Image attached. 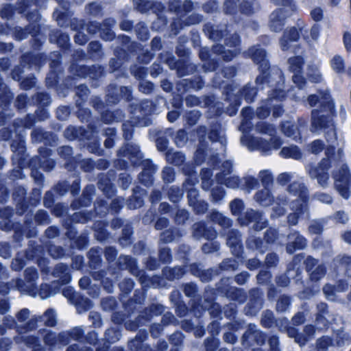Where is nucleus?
<instances>
[{
	"label": "nucleus",
	"instance_id": "69168bd1",
	"mask_svg": "<svg viewBox=\"0 0 351 351\" xmlns=\"http://www.w3.org/2000/svg\"><path fill=\"white\" fill-rule=\"evenodd\" d=\"M82 330L81 328H75L73 330V338L75 339H79L81 336L82 335Z\"/></svg>",
	"mask_w": 351,
	"mask_h": 351
},
{
	"label": "nucleus",
	"instance_id": "6e6552de",
	"mask_svg": "<svg viewBox=\"0 0 351 351\" xmlns=\"http://www.w3.org/2000/svg\"><path fill=\"white\" fill-rule=\"evenodd\" d=\"M222 168V172L216 176L217 182L229 188H237L240 182L239 178L235 176H228L232 172V163L230 161H226L223 163Z\"/></svg>",
	"mask_w": 351,
	"mask_h": 351
},
{
	"label": "nucleus",
	"instance_id": "a18cd8bd",
	"mask_svg": "<svg viewBox=\"0 0 351 351\" xmlns=\"http://www.w3.org/2000/svg\"><path fill=\"white\" fill-rule=\"evenodd\" d=\"M252 113V110L250 108H245L242 110V114L243 116L244 119L243 120L241 123V128L242 130H244L245 128V125L247 124V117Z\"/></svg>",
	"mask_w": 351,
	"mask_h": 351
},
{
	"label": "nucleus",
	"instance_id": "393cba45",
	"mask_svg": "<svg viewBox=\"0 0 351 351\" xmlns=\"http://www.w3.org/2000/svg\"><path fill=\"white\" fill-rule=\"evenodd\" d=\"M256 130L261 133L267 134L272 136L275 132L274 128L271 125L265 123H260L256 125Z\"/></svg>",
	"mask_w": 351,
	"mask_h": 351
},
{
	"label": "nucleus",
	"instance_id": "bf43d9fd",
	"mask_svg": "<svg viewBox=\"0 0 351 351\" xmlns=\"http://www.w3.org/2000/svg\"><path fill=\"white\" fill-rule=\"evenodd\" d=\"M295 341L300 344V346H303L305 344V343L308 341V338L303 337L301 335H298L295 337Z\"/></svg>",
	"mask_w": 351,
	"mask_h": 351
},
{
	"label": "nucleus",
	"instance_id": "5fc2aeb1",
	"mask_svg": "<svg viewBox=\"0 0 351 351\" xmlns=\"http://www.w3.org/2000/svg\"><path fill=\"white\" fill-rule=\"evenodd\" d=\"M317 264V260L312 257H308L306 260V268L308 271H311L313 267Z\"/></svg>",
	"mask_w": 351,
	"mask_h": 351
},
{
	"label": "nucleus",
	"instance_id": "5701e85b",
	"mask_svg": "<svg viewBox=\"0 0 351 351\" xmlns=\"http://www.w3.org/2000/svg\"><path fill=\"white\" fill-rule=\"evenodd\" d=\"M43 321L48 326H53L56 323V315L53 311L47 310L43 315Z\"/></svg>",
	"mask_w": 351,
	"mask_h": 351
},
{
	"label": "nucleus",
	"instance_id": "72a5a7b5",
	"mask_svg": "<svg viewBox=\"0 0 351 351\" xmlns=\"http://www.w3.org/2000/svg\"><path fill=\"white\" fill-rule=\"evenodd\" d=\"M139 180L142 183H143L146 186H148L150 184H152V180L149 171L147 169L144 170L139 175Z\"/></svg>",
	"mask_w": 351,
	"mask_h": 351
},
{
	"label": "nucleus",
	"instance_id": "09e8293b",
	"mask_svg": "<svg viewBox=\"0 0 351 351\" xmlns=\"http://www.w3.org/2000/svg\"><path fill=\"white\" fill-rule=\"evenodd\" d=\"M335 219L338 222L345 223L348 220V218L344 212L339 211L335 215Z\"/></svg>",
	"mask_w": 351,
	"mask_h": 351
},
{
	"label": "nucleus",
	"instance_id": "6ab92c4d",
	"mask_svg": "<svg viewBox=\"0 0 351 351\" xmlns=\"http://www.w3.org/2000/svg\"><path fill=\"white\" fill-rule=\"evenodd\" d=\"M286 199L282 197H279L274 203L273 213L271 214L272 218L278 217L285 214V210L281 206V204H285Z\"/></svg>",
	"mask_w": 351,
	"mask_h": 351
},
{
	"label": "nucleus",
	"instance_id": "de8ad7c7",
	"mask_svg": "<svg viewBox=\"0 0 351 351\" xmlns=\"http://www.w3.org/2000/svg\"><path fill=\"white\" fill-rule=\"evenodd\" d=\"M69 115V111L67 108L61 107L59 108L57 110V116L60 119H64Z\"/></svg>",
	"mask_w": 351,
	"mask_h": 351
},
{
	"label": "nucleus",
	"instance_id": "c9c22d12",
	"mask_svg": "<svg viewBox=\"0 0 351 351\" xmlns=\"http://www.w3.org/2000/svg\"><path fill=\"white\" fill-rule=\"evenodd\" d=\"M289 305V300L288 298H282L278 301L276 308L278 311L283 312L287 310Z\"/></svg>",
	"mask_w": 351,
	"mask_h": 351
},
{
	"label": "nucleus",
	"instance_id": "f03ea898",
	"mask_svg": "<svg viewBox=\"0 0 351 351\" xmlns=\"http://www.w3.org/2000/svg\"><path fill=\"white\" fill-rule=\"evenodd\" d=\"M307 101L310 106H315L318 101L326 109L324 111L318 110L312 111V132L318 133L322 130L325 131L327 141L333 143L336 140V132L332 120L334 104L330 95L326 93H319V96L311 95Z\"/></svg>",
	"mask_w": 351,
	"mask_h": 351
},
{
	"label": "nucleus",
	"instance_id": "2eb2a0df",
	"mask_svg": "<svg viewBox=\"0 0 351 351\" xmlns=\"http://www.w3.org/2000/svg\"><path fill=\"white\" fill-rule=\"evenodd\" d=\"M255 200L261 206H269L273 202V197L270 194L269 189L264 187L263 189L258 191L254 197Z\"/></svg>",
	"mask_w": 351,
	"mask_h": 351
},
{
	"label": "nucleus",
	"instance_id": "b1692460",
	"mask_svg": "<svg viewBox=\"0 0 351 351\" xmlns=\"http://www.w3.org/2000/svg\"><path fill=\"white\" fill-rule=\"evenodd\" d=\"M259 177L265 187L269 188V185L272 184L273 178L271 173L269 171H261L259 173Z\"/></svg>",
	"mask_w": 351,
	"mask_h": 351
},
{
	"label": "nucleus",
	"instance_id": "052dcab7",
	"mask_svg": "<svg viewBox=\"0 0 351 351\" xmlns=\"http://www.w3.org/2000/svg\"><path fill=\"white\" fill-rule=\"evenodd\" d=\"M178 112L177 111L169 112L167 114V119L170 122H173L178 117Z\"/></svg>",
	"mask_w": 351,
	"mask_h": 351
},
{
	"label": "nucleus",
	"instance_id": "79ce46f5",
	"mask_svg": "<svg viewBox=\"0 0 351 351\" xmlns=\"http://www.w3.org/2000/svg\"><path fill=\"white\" fill-rule=\"evenodd\" d=\"M320 28L319 25H313L310 30V36L314 41L318 40L319 37Z\"/></svg>",
	"mask_w": 351,
	"mask_h": 351
},
{
	"label": "nucleus",
	"instance_id": "9d476101",
	"mask_svg": "<svg viewBox=\"0 0 351 351\" xmlns=\"http://www.w3.org/2000/svg\"><path fill=\"white\" fill-rule=\"evenodd\" d=\"M256 82L258 85L270 84L269 86H280L283 84L284 78L281 71L279 69H275L269 75H265V73H263L258 76Z\"/></svg>",
	"mask_w": 351,
	"mask_h": 351
},
{
	"label": "nucleus",
	"instance_id": "4be33fe9",
	"mask_svg": "<svg viewBox=\"0 0 351 351\" xmlns=\"http://www.w3.org/2000/svg\"><path fill=\"white\" fill-rule=\"evenodd\" d=\"M331 66L337 73L344 70V61L340 56H335L330 61Z\"/></svg>",
	"mask_w": 351,
	"mask_h": 351
},
{
	"label": "nucleus",
	"instance_id": "49530a36",
	"mask_svg": "<svg viewBox=\"0 0 351 351\" xmlns=\"http://www.w3.org/2000/svg\"><path fill=\"white\" fill-rule=\"evenodd\" d=\"M152 88L153 84L147 82H142L140 85V90L146 94L149 93Z\"/></svg>",
	"mask_w": 351,
	"mask_h": 351
},
{
	"label": "nucleus",
	"instance_id": "20e7f679",
	"mask_svg": "<svg viewBox=\"0 0 351 351\" xmlns=\"http://www.w3.org/2000/svg\"><path fill=\"white\" fill-rule=\"evenodd\" d=\"M278 5H282L283 8L274 11L270 15L269 27L272 31H280L285 25L286 16L290 15L293 10V0H274Z\"/></svg>",
	"mask_w": 351,
	"mask_h": 351
},
{
	"label": "nucleus",
	"instance_id": "8fccbe9b",
	"mask_svg": "<svg viewBox=\"0 0 351 351\" xmlns=\"http://www.w3.org/2000/svg\"><path fill=\"white\" fill-rule=\"evenodd\" d=\"M343 43L348 51L351 50V34L346 32L343 35Z\"/></svg>",
	"mask_w": 351,
	"mask_h": 351
},
{
	"label": "nucleus",
	"instance_id": "cd10ccee",
	"mask_svg": "<svg viewBox=\"0 0 351 351\" xmlns=\"http://www.w3.org/2000/svg\"><path fill=\"white\" fill-rule=\"evenodd\" d=\"M208 138L213 142L219 141L221 145H225L226 143V139L223 134L215 130L210 132Z\"/></svg>",
	"mask_w": 351,
	"mask_h": 351
},
{
	"label": "nucleus",
	"instance_id": "423d86ee",
	"mask_svg": "<svg viewBox=\"0 0 351 351\" xmlns=\"http://www.w3.org/2000/svg\"><path fill=\"white\" fill-rule=\"evenodd\" d=\"M38 278V274L36 269L27 268L25 271V278L27 281V284L25 287L21 286L20 289L21 291L26 292L27 294L36 297L39 295L42 299H46L51 295L47 293L48 286L44 285L41 287L40 291L38 292L35 287V282Z\"/></svg>",
	"mask_w": 351,
	"mask_h": 351
},
{
	"label": "nucleus",
	"instance_id": "ea45409f",
	"mask_svg": "<svg viewBox=\"0 0 351 351\" xmlns=\"http://www.w3.org/2000/svg\"><path fill=\"white\" fill-rule=\"evenodd\" d=\"M315 198L322 203L330 204L332 202V197L328 194L323 193H317L315 195Z\"/></svg>",
	"mask_w": 351,
	"mask_h": 351
},
{
	"label": "nucleus",
	"instance_id": "7ed1b4c3",
	"mask_svg": "<svg viewBox=\"0 0 351 351\" xmlns=\"http://www.w3.org/2000/svg\"><path fill=\"white\" fill-rule=\"evenodd\" d=\"M289 199L291 201V209L294 213L288 216V222L291 225H295L300 217H308L306 206L307 191L305 186L300 182L292 183L288 190Z\"/></svg>",
	"mask_w": 351,
	"mask_h": 351
},
{
	"label": "nucleus",
	"instance_id": "6e6d98bb",
	"mask_svg": "<svg viewBox=\"0 0 351 351\" xmlns=\"http://www.w3.org/2000/svg\"><path fill=\"white\" fill-rule=\"evenodd\" d=\"M278 258L275 254H269L266 257V263L269 266H273L277 262Z\"/></svg>",
	"mask_w": 351,
	"mask_h": 351
},
{
	"label": "nucleus",
	"instance_id": "7c9ffc66",
	"mask_svg": "<svg viewBox=\"0 0 351 351\" xmlns=\"http://www.w3.org/2000/svg\"><path fill=\"white\" fill-rule=\"evenodd\" d=\"M325 268L322 265L318 266L315 270L312 271L311 278L313 280H318L322 278L325 274Z\"/></svg>",
	"mask_w": 351,
	"mask_h": 351
},
{
	"label": "nucleus",
	"instance_id": "864d4df0",
	"mask_svg": "<svg viewBox=\"0 0 351 351\" xmlns=\"http://www.w3.org/2000/svg\"><path fill=\"white\" fill-rule=\"evenodd\" d=\"M248 278V274L247 273H241L237 275L235 278L236 281L239 284H244Z\"/></svg>",
	"mask_w": 351,
	"mask_h": 351
},
{
	"label": "nucleus",
	"instance_id": "37998d69",
	"mask_svg": "<svg viewBox=\"0 0 351 351\" xmlns=\"http://www.w3.org/2000/svg\"><path fill=\"white\" fill-rule=\"evenodd\" d=\"M309 231L313 234H319L322 231V226L319 222L315 221L309 226Z\"/></svg>",
	"mask_w": 351,
	"mask_h": 351
},
{
	"label": "nucleus",
	"instance_id": "e433bc0d",
	"mask_svg": "<svg viewBox=\"0 0 351 351\" xmlns=\"http://www.w3.org/2000/svg\"><path fill=\"white\" fill-rule=\"evenodd\" d=\"M311 16L314 21H320L323 19V10L319 7H316L311 10Z\"/></svg>",
	"mask_w": 351,
	"mask_h": 351
},
{
	"label": "nucleus",
	"instance_id": "9b49d317",
	"mask_svg": "<svg viewBox=\"0 0 351 351\" xmlns=\"http://www.w3.org/2000/svg\"><path fill=\"white\" fill-rule=\"evenodd\" d=\"M299 32L296 28L292 27L287 29L280 41L282 49L283 51L289 49L291 46V43L295 42L299 38Z\"/></svg>",
	"mask_w": 351,
	"mask_h": 351
},
{
	"label": "nucleus",
	"instance_id": "bb28decb",
	"mask_svg": "<svg viewBox=\"0 0 351 351\" xmlns=\"http://www.w3.org/2000/svg\"><path fill=\"white\" fill-rule=\"evenodd\" d=\"M230 207L233 215H238L243 208V203L241 199H234L230 203Z\"/></svg>",
	"mask_w": 351,
	"mask_h": 351
},
{
	"label": "nucleus",
	"instance_id": "dca6fc26",
	"mask_svg": "<svg viewBox=\"0 0 351 351\" xmlns=\"http://www.w3.org/2000/svg\"><path fill=\"white\" fill-rule=\"evenodd\" d=\"M249 53L256 64H261V66H263L264 68L267 66V62L265 60L266 54L263 49L252 47L249 50Z\"/></svg>",
	"mask_w": 351,
	"mask_h": 351
},
{
	"label": "nucleus",
	"instance_id": "a19ab883",
	"mask_svg": "<svg viewBox=\"0 0 351 351\" xmlns=\"http://www.w3.org/2000/svg\"><path fill=\"white\" fill-rule=\"evenodd\" d=\"M308 77L313 82H319L322 80V75L317 68H315L314 70H313L312 73H309Z\"/></svg>",
	"mask_w": 351,
	"mask_h": 351
},
{
	"label": "nucleus",
	"instance_id": "412c9836",
	"mask_svg": "<svg viewBox=\"0 0 351 351\" xmlns=\"http://www.w3.org/2000/svg\"><path fill=\"white\" fill-rule=\"evenodd\" d=\"M345 289L343 287H340V286H337L336 287H334L331 285H326L324 289V293L326 295V298L328 300H335V294L336 292H340L343 291Z\"/></svg>",
	"mask_w": 351,
	"mask_h": 351
},
{
	"label": "nucleus",
	"instance_id": "603ef678",
	"mask_svg": "<svg viewBox=\"0 0 351 351\" xmlns=\"http://www.w3.org/2000/svg\"><path fill=\"white\" fill-rule=\"evenodd\" d=\"M216 217L218 218L219 223L221 226H230V223H230V220L228 218L223 217L221 215V214H217Z\"/></svg>",
	"mask_w": 351,
	"mask_h": 351
},
{
	"label": "nucleus",
	"instance_id": "2f4dec72",
	"mask_svg": "<svg viewBox=\"0 0 351 351\" xmlns=\"http://www.w3.org/2000/svg\"><path fill=\"white\" fill-rule=\"evenodd\" d=\"M212 173L210 170H205L202 172V187L204 189L207 190L210 186L209 181Z\"/></svg>",
	"mask_w": 351,
	"mask_h": 351
},
{
	"label": "nucleus",
	"instance_id": "3c124183",
	"mask_svg": "<svg viewBox=\"0 0 351 351\" xmlns=\"http://www.w3.org/2000/svg\"><path fill=\"white\" fill-rule=\"evenodd\" d=\"M269 345L271 346V351H280L277 346L278 344V338L272 337L269 340Z\"/></svg>",
	"mask_w": 351,
	"mask_h": 351
},
{
	"label": "nucleus",
	"instance_id": "1a4fd4ad",
	"mask_svg": "<svg viewBox=\"0 0 351 351\" xmlns=\"http://www.w3.org/2000/svg\"><path fill=\"white\" fill-rule=\"evenodd\" d=\"M288 62L289 70L293 73V83L295 84L300 89H302L306 84L304 77L300 75L301 69L304 64L302 58L300 56L290 58Z\"/></svg>",
	"mask_w": 351,
	"mask_h": 351
},
{
	"label": "nucleus",
	"instance_id": "f3484780",
	"mask_svg": "<svg viewBox=\"0 0 351 351\" xmlns=\"http://www.w3.org/2000/svg\"><path fill=\"white\" fill-rule=\"evenodd\" d=\"M282 132L285 135L288 137H291L294 140L300 138V132L298 128L289 121L283 123L282 125Z\"/></svg>",
	"mask_w": 351,
	"mask_h": 351
},
{
	"label": "nucleus",
	"instance_id": "f704fd0d",
	"mask_svg": "<svg viewBox=\"0 0 351 351\" xmlns=\"http://www.w3.org/2000/svg\"><path fill=\"white\" fill-rule=\"evenodd\" d=\"M163 180L171 182L174 179V171L171 167H165L162 171Z\"/></svg>",
	"mask_w": 351,
	"mask_h": 351
},
{
	"label": "nucleus",
	"instance_id": "c756f323",
	"mask_svg": "<svg viewBox=\"0 0 351 351\" xmlns=\"http://www.w3.org/2000/svg\"><path fill=\"white\" fill-rule=\"evenodd\" d=\"M324 149V143L320 140H315L313 141L309 145V149L312 153L317 154L322 152Z\"/></svg>",
	"mask_w": 351,
	"mask_h": 351
},
{
	"label": "nucleus",
	"instance_id": "e2e57ef3",
	"mask_svg": "<svg viewBox=\"0 0 351 351\" xmlns=\"http://www.w3.org/2000/svg\"><path fill=\"white\" fill-rule=\"evenodd\" d=\"M9 308V305L8 302L5 300H2L0 302V313H5Z\"/></svg>",
	"mask_w": 351,
	"mask_h": 351
},
{
	"label": "nucleus",
	"instance_id": "a878e982",
	"mask_svg": "<svg viewBox=\"0 0 351 351\" xmlns=\"http://www.w3.org/2000/svg\"><path fill=\"white\" fill-rule=\"evenodd\" d=\"M256 93V92L254 88L245 86L241 94L247 102H252L254 100Z\"/></svg>",
	"mask_w": 351,
	"mask_h": 351
},
{
	"label": "nucleus",
	"instance_id": "4d7b16f0",
	"mask_svg": "<svg viewBox=\"0 0 351 351\" xmlns=\"http://www.w3.org/2000/svg\"><path fill=\"white\" fill-rule=\"evenodd\" d=\"M304 321L303 313H299L293 317V322L295 324H302Z\"/></svg>",
	"mask_w": 351,
	"mask_h": 351
},
{
	"label": "nucleus",
	"instance_id": "58836bf2",
	"mask_svg": "<svg viewBox=\"0 0 351 351\" xmlns=\"http://www.w3.org/2000/svg\"><path fill=\"white\" fill-rule=\"evenodd\" d=\"M293 178V174L291 173H282L278 177V182L281 184H285Z\"/></svg>",
	"mask_w": 351,
	"mask_h": 351
},
{
	"label": "nucleus",
	"instance_id": "aec40b11",
	"mask_svg": "<svg viewBox=\"0 0 351 351\" xmlns=\"http://www.w3.org/2000/svg\"><path fill=\"white\" fill-rule=\"evenodd\" d=\"M167 159L175 165H180L184 160V156L181 152H169Z\"/></svg>",
	"mask_w": 351,
	"mask_h": 351
},
{
	"label": "nucleus",
	"instance_id": "0eeeda50",
	"mask_svg": "<svg viewBox=\"0 0 351 351\" xmlns=\"http://www.w3.org/2000/svg\"><path fill=\"white\" fill-rule=\"evenodd\" d=\"M282 143V141L276 137L271 138L270 142L258 137H252L249 141L248 146L252 149H259L268 154L271 150L278 149Z\"/></svg>",
	"mask_w": 351,
	"mask_h": 351
},
{
	"label": "nucleus",
	"instance_id": "4468645a",
	"mask_svg": "<svg viewBox=\"0 0 351 351\" xmlns=\"http://www.w3.org/2000/svg\"><path fill=\"white\" fill-rule=\"evenodd\" d=\"M248 222H254V228L256 230L263 229L267 225V221L263 218L261 213L251 210L247 213Z\"/></svg>",
	"mask_w": 351,
	"mask_h": 351
},
{
	"label": "nucleus",
	"instance_id": "774afa93",
	"mask_svg": "<svg viewBox=\"0 0 351 351\" xmlns=\"http://www.w3.org/2000/svg\"><path fill=\"white\" fill-rule=\"evenodd\" d=\"M342 237L346 242L351 243V232H345Z\"/></svg>",
	"mask_w": 351,
	"mask_h": 351
},
{
	"label": "nucleus",
	"instance_id": "0e129e2a",
	"mask_svg": "<svg viewBox=\"0 0 351 351\" xmlns=\"http://www.w3.org/2000/svg\"><path fill=\"white\" fill-rule=\"evenodd\" d=\"M90 280L88 278H82L79 281V285L82 289H86L89 285Z\"/></svg>",
	"mask_w": 351,
	"mask_h": 351
},
{
	"label": "nucleus",
	"instance_id": "f257e3e1",
	"mask_svg": "<svg viewBox=\"0 0 351 351\" xmlns=\"http://www.w3.org/2000/svg\"><path fill=\"white\" fill-rule=\"evenodd\" d=\"M333 152V147L327 148L326 152L328 158L323 159L319 165L316 167L307 166L306 171L311 178H315L318 184L326 188L330 184V178L328 174V170L331 163H335L336 170L333 172L334 185L336 190L340 195L345 199H348L350 195L351 189V177L347 166L341 162H336L331 152Z\"/></svg>",
	"mask_w": 351,
	"mask_h": 351
},
{
	"label": "nucleus",
	"instance_id": "f8f14e48",
	"mask_svg": "<svg viewBox=\"0 0 351 351\" xmlns=\"http://www.w3.org/2000/svg\"><path fill=\"white\" fill-rule=\"evenodd\" d=\"M289 244L287 246V251L292 254L295 250H300L306 245V240L297 232L289 236Z\"/></svg>",
	"mask_w": 351,
	"mask_h": 351
},
{
	"label": "nucleus",
	"instance_id": "13d9d810",
	"mask_svg": "<svg viewBox=\"0 0 351 351\" xmlns=\"http://www.w3.org/2000/svg\"><path fill=\"white\" fill-rule=\"evenodd\" d=\"M246 184L248 186L249 188H250L251 189H253L255 186L257 185L258 184V181L256 179L254 178H247L246 179Z\"/></svg>",
	"mask_w": 351,
	"mask_h": 351
},
{
	"label": "nucleus",
	"instance_id": "39448f33",
	"mask_svg": "<svg viewBox=\"0 0 351 351\" xmlns=\"http://www.w3.org/2000/svg\"><path fill=\"white\" fill-rule=\"evenodd\" d=\"M285 92L280 88L272 89L271 93H269V97L265 104L261 106L257 110V115L260 118H265L269 115V111L268 110L269 106L273 107V116L278 117L282 115L283 110L281 107L277 104L285 98Z\"/></svg>",
	"mask_w": 351,
	"mask_h": 351
},
{
	"label": "nucleus",
	"instance_id": "a211bd4d",
	"mask_svg": "<svg viewBox=\"0 0 351 351\" xmlns=\"http://www.w3.org/2000/svg\"><path fill=\"white\" fill-rule=\"evenodd\" d=\"M280 155L285 158H291L296 160L302 156L301 152L295 146L283 147L280 152Z\"/></svg>",
	"mask_w": 351,
	"mask_h": 351
},
{
	"label": "nucleus",
	"instance_id": "338daca9",
	"mask_svg": "<svg viewBox=\"0 0 351 351\" xmlns=\"http://www.w3.org/2000/svg\"><path fill=\"white\" fill-rule=\"evenodd\" d=\"M123 132L124 136L126 139H130L132 138V130L127 128V125L125 124L123 125Z\"/></svg>",
	"mask_w": 351,
	"mask_h": 351
},
{
	"label": "nucleus",
	"instance_id": "473e14b6",
	"mask_svg": "<svg viewBox=\"0 0 351 351\" xmlns=\"http://www.w3.org/2000/svg\"><path fill=\"white\" fill-rule=\"evenodd\" d=\"M187 140V136H186V132L184 131V130H179L178 132H177V134L175 137V142L176 143L181 147V146H183L184 145V143H186Z\"/></svg>",
	"mask_w": 351,
	"mask_h": 351
},
{
	"label": "nucleus",
	"instance_id": "ddd939ff",
	"mask_svg": "<svg viewBox=\"0 0 351 351\" xmlns=\"http://www.w3.org/2000/svg\"><path fill=\"white\" fill-rule=\"evenodd\" d=\"M197 195V191L196 190L189 189L188 194L189 204L197 213H204L207 210V204L204 202L195 199Z\"/></svg>",
	"mask_w": 351,
	"mask_h": 351
},
{
	"label": "nucleus",
	"instance_id": "c03bdc74",
	"mask_svg": "<svg viewBox=\"0 0 351 351\" xmlns=\"http://www.w3.org/2000/svg\"><path fill=\"white\" fill-rule=\"evenodd\" d=\"M29 311L27 308L21 310L17 314V319L20 322H23L29 317Z\"/></svg>",
	"mask_w": 351,
	"mask_h": 351
},
{
	"label": "nucleus",
	"instance_id": "680f3d73",
	"mask_svg": "<svg viewBox=\"0 0 351 351\" xmlns=\"http://www.w3.org/2000/svg\"><path fill=\"white\" fill-rule=\"evenodd\" d=\"M167 224V221L166 219L162 218L159 219L156 223V228L157 229H162L163 227L166 226Z\"/></svg>",
	"mask_w": 351,
	"mask_h": 351
},
{
	"label": "nucleus",
	"instance_id": "c85d7f7f",
	"mask_svg": "<svg viewBox=\"0 0 351 351\" xmlns=\"http://www.w3.org/2000/svg\"><path fill=\"white\" fill-rule=\"evenodd\" d=\"M330 343L331 340L329 337H324L320 338L317 343V351H325Z\"/></svg>",
	"mask_w": 351,
	"mask_h": 351
},
{
	"label": "nucleus",
	"instance_id": "4c0bfd02",
	"mask_svg": "<svg viewBox=\"0 0 351 351\" xmlns=\"http://www.w3.org/2000/svg\"><path fill=\"white\" fill-rule=\"evenodd\" d=\"M213 199L219 202L224 197V191L221 187L215 189L212 191Z\"/></svg>",
	"mask_w": 351,
	"mask_h": 351
}]
</instances>
